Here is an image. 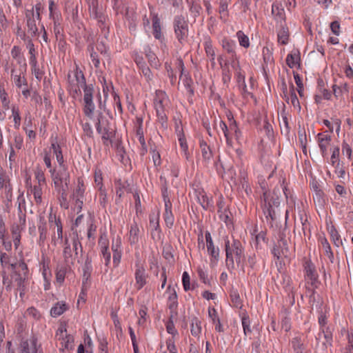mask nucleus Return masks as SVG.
Wrapping results in <instances>:
<instances>
[{
    "instance_id": "nucleus-1",
    "label": "nucleus",
    "mask_w": 353,
    "mask_h": 353,
    "mask_svg": "<svg viewBox=\"0 0 353 353\" xmlns=\"http://www.w3.org/2000/svg\"><path fill=\"white\" fill-rule=\"evenodd\" d=\"M224 248L225 252V263L229 270L235 269V263L239 266L245 258L244 248L241 242L228 236L224 238Z\"/></svg>"
},
{
    "instance_id": "nucleus-2",
    "label": "nucleus",
    "mask_w": 353,
    "mask_h": 353,
    "mask_svg": "<svg viewBox=\"0 0 353 353\" xmlns=\"http://www.w3.org/2000/svg\"><path fill=\"white\" fill-rule=\"evenodd\" d=\"M18 268L19 270H16L12 272L11 279L15 290L19 292L20 298L23 299L28 288L29 270L24 261L19 262Z\"/></svg>"
},
{
    "instance_id": "nucleus-3",
    "label": "nucleus",
    "mask_w": 353,
    "mask_h": 353,
    "mask_svg": "<svg viewBox=\"0 0 353 353\" xmlns=\"http://www.w3.org/2000/svg\"><path fill=\"white\" fill-rule=\"evenodd\" d=\"M87 51L93 65L97 69L100 68L101 61L104 64V59L109 60L110 59L109 47L103 41L89 44Z\"/></svg>"
},
{
    "instance_id": "nucleus-4",
    "label": "nucleus",
    "mask_w": 353,
    "mask_h": 353,
    "mask_svg": "<svg viewBox=\"0 0 353 353\" xmlns=\"http://www.w3.org/2000/svg\"><path fill=\"white\" fill-rule=\"evenodd\" d=\"M90 17L97 20L98 26L105 38L109 34L108 17L103 13V9L99 6L98 0H85Z\"/></svg>"
},
{
    "instance_id": "nucleus-5",
    "label": "nucleus",
    "mask_w": 353,
    "mask_h": 353,
    "mask_svg": "<svg viewBox=\"0 0 353 353\" xmlns=\"http://www.w3.org/2000/svg\"><path fill=\"white\" fill-rule=\"evenodd\" d=\"M261 199V208L266 219H270L271 221L276 220L280 204L276 190H274L273 195L268 192H264Z\"/></svg>"
},
{
    "instance_id": "nucleus-6",
    "label": "nucleus",
    "mask_w": 353,
    "mask_h": 353,
    "mask_svg": "<svg viewBox=\"0 0 353 353\" xmlns=\"http://www.w3.org/2000/svg\"><path fill=\"white\" fill-rule=\"evenodd\" d=\"M94 125L97 133L101 135L103 144L105 146L112 145V138L115 135L114 130L111 128L109 120L101 112L97 114Z\"/></svg>"
},
{
    "instance_id": "nucleus-7",
    "label": "nucleus",
    "mask_w": 353,
    "mask_h": 353,
    "mask_svg": "<svg viewBox=\"0 0 353 353\" xmlns=\"http://www.w3.org/2000/svg\"><path fill=\"white\" fill-rule=\"evenodd\" d=\"M79 246L81 248V244L77 233H74V236L72 239V243L69 242V239L68 238H65L63 250V258L64 263L66 265L72 266L74 264L76 257L78 254L77 250Z\"/></svg>"
},
{
    "instance_id": "nucleus-8",
    "label": "nucleus",
    "mask_w": 353,
    "mask_h": 353,
    "mask_svg": "<svg viewBox=\"0 0 353 353\" xmlns=\"http://www.w3.org/2000/svg\"><path fill=\"white\" fill-rule=\"evenodd\" d=\"M68 88L71 92L75 94L81 93V90L84 91L85 88H91L92 84H87L83 72L76 65L74 71L68 74Z\"/></svg>"
},
{
    "instance_id": "nucleus-9",
    "label": "nucleus",
    "mask_w": 353,
    "mask_h": 353,
    "mask_svg": "<svg viewBox=\"0 0 353 353\" xmlns=\"http://www.w3.org/2000/svg\"><path fill=\"white\" fill-rule=\"evenodd\" d=\"M12 191L10 176L0 166V198L7 208H10L12 203Z\"/></svg>"
},
{
    "instance_id": "nucleus-10",
    "label": "nucleus",
    "mask_w": 353,
    "mask_h": 353,
    "mask_svg": "<svg viewBox=\"0 0 353 353\" xmlns=\"http://www.w3.org/2000/svg\"><path fill=\"white\" fill-rule=\"evenodd\" d=\"M166 292L168 294V307L170 310V318L165 324L166 330L172 336H174V321L176 316V292L174 288L171 289L170 285H168Z\"/></svg>"
},
{
    "instance_id": "nucleus-11",
    "label": "nucleus",
    "mask_w": 353,
    "mask_h": 353,
    "mask_svg": "<svg viewBox=\"0 0 353 353\" xmlns=\"http://www.w3.org/2000/svg\"><path fill=\"white\" fill-rule=\"evenodd\" d=\"M42 6L40 3H37L30 10H26L25 12L28 32L31 37H35L38 32L37 21H41V12Z\"/></svg>"
},
{
    "instance_id": "nucleus-12",
    "label": "nucleus",
    "mask_w": 353,
    "mask_h": 353,
    "mask_svg": "<svg viewBox=\"0 0 353 353\" xmlns=\"http://www.w3.org/2000/svg\"><path fill=\"white\" fill-rule=\"evenodd\" d=\"M49 172L56 190L68 188L70 176L67 165L59 166L58 170H50Z\"/></svg>"
},
{
    "instance_id": "nucleus-13",
    "label": "nucleus",
    "mask_w": 353,
    "mask_h": 353,
    "mask_svg": "<svg viewBox=\"0 0 353 353\" xmlns=\"http://www.w3.org/2000/svg\"><path fill=\"white\" fill-rule=\"evenodd\" d=\"M82 110L85 117L89 119H93L94 111L96 109L94 103V86L85 88L83 92Z\"/></svg>"
},
{
    "instance_id": "nucleus-14",
    "label": "nucleus",
    "mask_w": 353,
    "mask_h": 353,
    "mask_svg": "<svg viewBox=\"0 0 353 353\" xmlns=\"http://www.w3.org/2000/svg\"><path fill=\"white\" fill-rule=\"evenodd\" d=\"M17 353H43V350L37 339L31 336L21 339L17 347Z\"/></svg>"
},
{
    "instance_id": "nucleus-15",
    "label": "nucleus",
    "mask_w": 353,
    "mask_h": 353,
    "mask_svg": "<svg viewBox=\"0 0 353 353\" xmlns=\"http://www.w3.org/2000/svg\"><path fill=\"white\" fill-rule=\"evenodd\" d=\"M168 103V99L165 92L162 90H157L154 98V107L157 117L161 120H163L165 117V109Z\"/></svg>"
},
{
    "instance_id": "nucleus-16",
    "label": "nucleus",
    "mask_w": 353,
    "mask_h": 353,
    "mask_svg": "<svg viewBox=\"0 0 353 353\" xmlns=\"http://www.w3.org/2000/svg\"><path fill=\"white\" fill-rule=\"evenodd\" d=\"M304 272L307 284L310 285L313 289L316 288L319 283V275L316 272L315 265L311 261H305L304 264Z\"/></svg>"
},
{
    "instance_id": "nucleus-17",
    "label": "nucleus",
    "mask_w": 353,
    "mask_h": 353,
    "mask_svg": "<svg viewBox=\"0 0 353 353\" xmlns=\"http://www.w3.org/2000/svg\"><path fill=\"white\" fill-rule=\"evenodd\" d=\"M136 138L140 144L139 149V154L141 157H143L148 152V147L144 138V133L143 130V119L140 117L137 118Z\"/></svg>"
},
{
    "instance_id": "nucleus-18",
    "label": "nucleus",
    "mask_w": 353,
    "mask_h": 353,
    "mask_svg": "<svg viewBox=\"0 0 353 353\" xmlns=\"http://www.w3.org/2000/svg\"><path fill=\"white\" fill-rule=\"evenodd\" d=\"M148 274L143 265L140 263H135V288L137 290H140L147 283Z\"/></svg>"
},
{
    "instance_id": "nucleus-19",
    "label": "nucleus",
    "mask_w": 353,
    "mask_h": 353,
    "mask_svg": "<svg viewBox=\"0 0 353 353\" xmlns=\"http://www.w3.org/2000/svg\"><path fill=\"white\" fill-rule=\"evenodd\" d=\"M98 244L101 255L104 260V263L106 266H108L111 260V254L109 251V240L105 233L100 235Z\"/></svg>"
},
{
    "instance_id": "nucleus-20",
    "label": "nucleus",
    "mask_w": 353,
    "mask_h": 353,
    "mask_svg": "<svg viewBox=\"0 0 353 353\" xmlns=\"http://www.w3.org/2000/svg\"><path fill=\"white\" fill-rule=\"evenodd\" d=\"M26 225V215L19 216V223L13 225L11 228V232L13 239V243L15 249H18L21 238V232L23 230Z\"/></svg>"
},
{
    "instance_id": "nucleus-21",
    "label": "nucleus",
    "mask_w": 353,
    "mask_h": 353,
    "mask_svg": "<svg viewBox=\"0 0 353 353\" xmlns=\"http://www.w3.org/2000/svg\"><path fill=\"white\" fill-rule=\"evenodd\" d=\"M166 192V188L162 190V194L165 203V212L163 214V219L166 226L169 228H171L174 225V216L171 210L172 204L170 203V201L168 196L165 194Z\"/></svg>"
},
{
    "instance_id": "nucleus-22",
    "label": "nucleus",
    "mask_w": 353,
    "mask_h": 353,
    "mask_svg": "<svg viewBox=\"0 0 353 353\" xmlns=\"http://www.w3.org/2000/svg\"><path fill=\"white\" fill-rule=\"evenodd\" d=\"M271 13L274 21L276 22V25L286 23L285 12L281 2L274 1L272 3Z\"/></svg>"
},
{
    "instance_id": "nucleus-23",
    "label": "nucleus",
    "mask_w": 353,
    "mask_h": 353,
    "mask_svg": "<svg viewBox=\"0 0 353 353\" xmlns=\"http://www.w3.org/2000/svg\"><path fill=\"white\" fill-rule=\"evenodd\" d=\"M37 228L39 232V238L37 241V243L39 247L43 248L45 246L48 232V224L44 216H39Z\"/></svg>"
},
{
    "instance_id": "nucleus-24",
    "label": "nucleus",
    "mask_w": 353,
    "mask_h": 353,
    "mask_svg": "<svg viewBox=\"0 0 353 353\" xmlns=\"http://www.w3.org/2000/svg\"><path fill=\"white\" fill-rule=\"evenodd\" d=\"M111 249L113 252L112 259L114 266L118 267L122 256L121 240L119 237L112 241Z\"/></svg>"
},
{
    "instance_id": "nucleus-25",
    "label": "nucleus",
    "mask_w": 353,
    "mask_h": 353,
    "mask_svg": "<svg viewBox=\"0 0 353 353\" xmlns=\"http://www.w3.org/2000/svg\"><path fill=\"white\" fill-rule=\"evenodd\" d=\"M221 44L223 49L225 50L227 53L231 55V58L232 59V62L234 63V61L238 59L235 50V41L225 37L221 40Z\"/></svg>"
},
{
    "instance_id": "nucleus-26",
    "label": "nucleus",
    "mask_w": 353,
    "mask_h": 353,
    "mask_svg": "<svg viewBox=\"0 0 353 353\" xmlns=\"http://www.w3.org/2000/svg\"><path fill=\"white\" fill-rule=\"evenodd\" d=\"M332 137L329 134L319 133L317 134V142L322 156L324 157L327 154V148L330 145Z\"/></svg>"
},
{
    "instance_id": "nucleus-27",
    "label": "nucleus",
    "mask_w": 353,
    "mask_h": 353,
    "mask_svg": "<svg viewBox=\"0 0 353 353\" xmlns=\"http://www.w3.org/2000/svg\"><path fill=\"white\" fill-rule=\"evenodd\" d=\"M276 29L277 31V39L278 42L282 45H286L289 41V29L285 23L276 25Z\"/></svg>"
},
{
    "instance_id": "nucleus-28",
    "label": "nucleus",
    "mask_w": 353,
    "mask_h": 353,
    "mask_svg": "<svg viewBox=\"0 0 353 353\" xmlns=\"http://www.w3.org/2000/svg\"><path fill=\"white\" fill-rule=\"evenodd\" d=\"M203 47L206 56L209 58L212 68H214L215 63V50L212 45V41L210 37H206L203 42Z\"/></svg>"
},
{
    "instance_id": "nucleus-29",
    "label": "nucleus",
    "mask_w": 353,
    "mask_h": 353,
    "mask_svg": "<svg viewBox=\"0 0 353 353\" xmlns=\"http://www.w3.org/2000/svg\"><path fill=\"white\" fill-rule=\"evenodd\" d=\"M178 65L181 68V72L180 75V79L182 81L183 84L184 85L187 92L190 94H192L194 92L192 88L193 81L192 79L189 77L188 74H185L183 69V63L181 60L178 59Z\"/></svg>"
},
{
    "instance_id": "nucleus-30",
    "label": "nucleus",
    "mask_w": 353,
    "mask_h": 353,
    "mask_svg": "<svg viewBox=\"0 0 353 353\" xmlns=\"http://www.w3.org/2000/svg\"><path fill=\"white\" fill-rule=\"evenodd\" d=\"M150 229L151 230V234L153 238L154 236L159 237L160 234V227H159V213L152 212L150 214Z\"/></svg>"
},
{
    "instance_id": "nucleus-31",
    "label": "nucleus",
    "mask_w": 353,
    "mask_h": 353,
    "mask_svg": "<svg viewBox=\"0 0 353 353\" xmlns=\"http://www.w3.org/2000/svg\"><path fill=\"white\" fill-rule=\"evenodd\" d=\"M288 252V248L287 241L283 238L278 241L277 244L273 247L272 250L273 255L278 259L281 256V255H285Z\"/></svg>"
},
{
    "instance_id": "nucleus-32",
    "label": "nucleus",
    "mask_w": 353,
    "mask_h": 353,
    "mask_svg": "<svg viewBox=\"0 0 353 353\" xmlns=\"http://www.w3.org/2000/svg\"><path fill=\"white\" fill-rule=\"evenodd\" d=\"M11 79L18 88L28 86V81L22 71L17 72L15 69L11 70Z\"/></svg>"
},
{
    "instance_id": "nucleus-33",
    "label": "nucleus",
    "mask_w": 353,
    "mask_h": 353,
    "mask_svg": "<svg viewBox=\"0 0 353 353\" xmlns=\"http://www.w3.org/2000/svg\"><path fill=\"white\" fill-rule=\"evenodd\" d=\"M66 332V329L63 327H61L58 330L57 333V336L60 335L59 339H61V344L67 350H72L74 348V338L71 335L65 334V336H63V333Z\"/></svg>"
},
{
    "instance_id": "nucleus-34",
    "label": "nucleus",
    "mask_w": 353,
    "mask_h": 353,
    "mask_svg": "<svg viewBox=\"0 0 353 353\" xmlns=\"http://www.w3.org/2000/svg\"><path fill=\"white\" fill-rule=\"evenodd\" d=\"M50 150L55 156L59 166L66 165L63 156L61 148L57 141H52L51 143Z\"/></svg>"
},
{
    "instance_id": "nucleus-35",
    "label": "nucleus",
    "mask_w": 353,
    "mask_h": 353,
    "mask_svg": "<svg viewBox=\"0 0 353 353\" xmlns=\"http://www.w3.org/2000/svg\"><path fill=\"white\" fill-rule=\"evenodd\" d=\"M27 185L30 184L31 188V192L34 196V201L37 205H40L42 203V194H43V188L45 185H34L32 187L30 183V177L27 179Z\"/></svg>"
},
{
    "instance_id": "nucleus-36",
    "label": "nucleus",
    "mask_w": 353,
    "mask_h": 353,
    "mask_svg": "<svg viewBox=\"0 0 353 353\" xmlns=\"http://www.w3.org/2000/svg\"><path fill=\"white\" fill-rule=\"evenodd\" d=\"M52 233L51 235V243L56 246L58 243L63 241V224L60 223L53 227L52 230Z\"/></svg>"
},
{
    "instance_id": "nucleus-37",
    "label": "nucleus",
    "mask_w": 353,
    "mask_h": 353,
    "mask_svg": "<svg viewBox=\"0 0 353 353\" xmlns=\"http://www.w3.org/2000/svg\"><path fill=\"white\" fill-rule=\"evenodd\" d=\"M85 190V187L83 179L81 178H78L77 186L74 189L71 195L72 199L74 200L77 199H83Z\"/></svg>"
},
{
    "instance_id": "nucleus-38",
    "label": "nucleus",
    "mask_w": 353,
    "mask_h": 353,
    "mask_svg": "<svg viewBox=\"0 0 353 353\" xmlns=\"http://www.w3.org/2000/svg\"><path fill=\"white\" fill-rule=\"evenodd\" d=\"M208 316L211 319L212 323L215 325V330L219 332H223V325L221 323L219 317L218 316L217 312L214 307L208 308Z\"/></svg>"
},
{
    "instance_id": "nucleus-39",
    "label": "nucleus",
    "mask_w": 353,
    "mask_h": 353,
    "mask_svg": "<svg viewBox=\"0 0 353 353\" xmlns=\"http://www.w3.org/2000/svg\"><path fill=\"white\" fill-rule=\"evenodd\" d=\"M143 52L150 65L157 68L159 65V62L156 54L152 51L149 46L147 45L143 47Z\"/></svg>"
},
{
    "instance_id": "nucleus-40",
    "label": "nucleus",
    "mask_w": 353,
    "mask_h": 353,
    "mask_svg": "<svg viewBox=\"0 0 353 353\" xmlns=\"http://www.w3.org/2000/svg\"><path fill=\"white\" fill-rule=\"evenodd\" d=\"M0 103H1L3 110H8L10 109V99L3 83H0Z\"/></svg>"
},
{
    "instance_id": "nucleus-41",
    "label": "nucleus",
    "mask_w": 353,
    "mask_h": 353,
    "mask_svg": "<svg viewBox=\"0 0 353 353\" xmlns=\"http://www.w3.org/2000/svg\"><path fill=\"white\" fill-rule=\"evenodd\" d=\"M319 241L323 249L324 250L325 254L327 256L332 263H334V254L331 250L330 245L328 243L327 239L324 236H320Z\"/></svg>"
},
{
    "instance_id": "nucleus-42",
    "label": "nucleus",
    "mask_w": 353,
    "mask_h": 353,
    "mask_svg": "<svg viewBox=\"0 0 353 353\" xmlns=\"http://www.w3.org/2000/svg\"><path fill=\"white\" fill-rule=\"evenodd\" d=\"M49 12L50 18L52 19L55 26L57 24H59L60 13L57 10V6L53 0H49Z\"/></svg>"
},
{
    "instance_id": "nucleus-43",
    "label": "nucleus",
    "mask_w": 353,
    "mask_h": 353,
    "mask_svg": "<svg viewBox=\"0 0 353 353\" xmlns=\"http://www.w3.org/2000/svg\"><path fill=\"white\" fill-rule=\"evenodd\" d=\"M217 131H221L224 137H225L227 144L229 145H232V136L230 135V126L228 127L226 123L223 121H219V125L217 127Z\"/></svg>"
},
{
    "instance_id": "nucleus-44",
    "label": "nucleus",
    "mask_w": 353,
    "mask_h": 353,
    "mask_svg": "<svg viewBox=\"0 0 353 353\" xmlns=\"http://www.w3.org/2000/svg\"><path fill=\"white\" fill-rule=\"evenodd\" d=\"M13 136V141L10 142L8 141L9 147H13L17 150H21L23 146V137L19 132H14L12 134Z\"/></svg>"
},
{
    "instance_id": "nucleus-45",
    "label": "nucleus",
    "mask_w": 353,
    "mask_h": 353,
    "mask_svg": "<svg viewBox=\"0 0 353 353\" xmlns=\"http://www.w3.org/2000/svg\"><path fill=\"white\" fill-rule=\"evenodd\" d=\"M71 269V266H68L65 263L63 265L59 266L56 270V281L60 284H63L65 280V274L68 270Z\"/></svg>"
},
{
    "instance_id": "nucleus-46",
    "label": "nucleus",
    "mask_w": 353,
    "mask_h": 353,
    "mask_svg": "<svg viewBox=\"0 0 353 353\" xmlns=\"http://www.w3.org/2000/svg\"><path fill=\"white\" fill-rule=\"evenodd\" d=\"M68 310L67 305L63 302L57 303L54 307L51 308L50 314L53 317H57Z\"/></svg>"
},
{
    "instance_id": "nucleus-47",
    "label": "nucleus",
    "mask_w": 353,
    "mask_h": 353,
    "mask_svg": "<svg viewBox=\"0 0 353 353\" xmlns=\"http://www.w3.org/2000/svg\"><path fill=\"white\" fill-rule=\"evenodd\" d=\"M115 150L117 155L119 157V160L123 163H126L128 161V158L126 156L125 148L121 141H118L115 143Z\"/></svg>"
},
{
    "instance_id": "nucleus-48",
    "label": "nucleus",
    "mask_w": 353,
    "mask_h": 353,
    "mask_svg": "<svg viewBox=\"0 0 353 353\" xmlns=\"http://www.w3.org/2000/svg\"><path fill=\"white\" fill-rule=\"evenodd\" d=\"M178 141H179L180 146L183 155L187 159H188L190 156V153L188 150V145L187 143L186 137L183 130L182 132L180 134H179Z\"/></svg>"
},
{
    "instance_id": "nucleus-49",
    "label": "nucleus",
    "mask_w": 353,
    "mask_h": 353,
    "mask_svg": "<svg viewBox=\"0 0 353 353\" xmlns=\"http://www.w3.org/2000/svg\"><path fill=\"white\" fill-rule=\"evenodd\" d=\"M206 247L208 253L211 257V261H218L219 259V248L218 247H216L214 243L206 245Z\"/></svg>"
},
{
    "instance_id": "nucleus-50",
    "label": "nucleus",
    "mask_w": 353,
    "mask_h": 353,
    "mask_svg": "<svg viewBox=\"0 0 353 353\" xmlns=\"http://www.w3.org/2000/svg\"><path fill=\"white\" fill-rule=\"evenodd\" d=\"M97 225L94 223V218H90L88 221L87 237L89 240L94 241L97 233Z\"/></svg>"
},
{
    "instance_id": "nucleus-51",
    "label": "nucleus",
    "mask_w": 353,
    "mask_h": 353,
    "mask_svg": "<svg viewBox=\"0 0 353 353\" xmlns=\"http://www.w3.org/2000/svg\"><path fill=\"white\" fill-rule=\"evenodd\" d=\"M230 135L232 136V137L234 136L235 139L239 141H240L242 137V133L239 127L237 126L236 121H234V119H230Z\"/></svg>"
},
{
    "instance_id": "nucleus-52",
    "label": "nucleus",
    "mask_w": 353,
    "mask_h": 353,
    "mask_svg": "<svg viewBox=\"0 0 353 353\" xmlns=\"http://www.w3.org/2000/svg\"><path fill=\"white\" fill-rule=\"evenodd\" d=\"M153 35L157 39L161 38L160 19L157 14L152 17Z\"/></svg>"
},
{
    "instance_id": "nucleus-53",
    "label": "nucleus",
    "mask_w": 353,
    "mask_h": 353,
    "mask_svg": "<svg viewBox=\"0 0 353 353\" xmlns=\"http://www.w3.org/2000/svg\"><path fill=\"white\" fill-rule=\"evenodd\" d=\"M12 117L13 118L14 127L15 129H19L21 125V117L20 116V110L18 106L12 105Z\"/></svg>"
},
{
    "instance_id": "nucleus-54",
    "label": "nucleus",
    "mask_w": 353,
    "mask_h": 353,
    "mask_svg": "<svg viewBox=\"0 0 353 353\" xmlns=\"http://www.w3.org/2000/svg\"><path fill=\"white\" fill-rule=\"evenodd\" d=\"M32 73L38 81H41L44 74V72L39 68L37 60L29 61Z\"/></svg>"
},
{
    "instance_id": "nucleus-55",
    "label": "nucleus",
    "mask_w": 353,
    "mask_h": 353,
    "mask_svg": "<svg viewBox=\"0 0 353 353\" xmlns=\"http://www.w3.org/2000/svg\"><path fill=\"white\" fill-rule=\"evenodd\" d=\"M34 178L37 181L36 185H46V179L44 171L40 168L37 167L34 170Z\"/></svg>"
},
{
    "instance_id": "nucleus-56",
    "label": "nucleus",
    "mask_w": 353,
    "mask_h": 353,
    "mask_svg": "<svg viewBox=\"0 0 353 353\" xmlns=\"http://www.w3.org/2000/svg\"><path fill=\"white\" fill-rule=\"evenodd\" d=\"M328 231L334 244L336 247H339L340 245H341L342 240L336 229L333 225H332L328 228Z\"/></svg>"
},
{
    "instance_id": "nucleus-57",
    "label": "nucleus",
    "mask_w": 353,
    "mask_h": 353,
    "mask_svg": "<svg viewBox=\"0 0 353 353\" xmlns=\"http://www.w3.org/2000/svg\"><path fill=\"white\" fill-rule=\"evenodd\" d=\"M90 278V270L88 265L85 267L83 269V274L82 278V288H81V294H84V290H88L89 287L88 281Z\"/></svg>"
},
{
    "instance_id": "nucleus-58",
    "label": "nucleus",
    "mask_w": 353,
    "mask_h": 353,
    "mask_svg": "<svg viewBox=\"0 0 353 353\" xmlns=\"http://www.w3.org/2000/svg\"><path fill=\"white\" fill-rule=\"evenodd\" d=\"M197 199L203 208L208 210L212 207L211 199L205 193H199Z\"/></svg>"
},
{
    "instance_id": "nucleus-59",
    "label": "nucleus",
    "mask_w": 353,
    "mask_h": 353,
    "mask_svg": "<svg viewBox=\"0 0 353 353\" xmlns=\"http://www.w3.org/2000/svg\"><path fill=\"white\" fill-rule=\"evenodd\" d=\"M139 228L136 223L132 224L129 232V241L130 243H135L138 241Z\"/></svg>"
},
{
    "instance_id": "nucleus-60",
    "label": "nucleus",
    "mask_w": 353,
    "mask_h": 353,
    "mask_svg": "<svg viewBox=\"0 0 353 353\" xmlns=\"http://www.w3.org/2000/svg\"><path fill=\"white\" fill-rule=\"evenodd\" d=\"M332 90L333 94L336 99H341L343 93L348 92L347 84L345 83L341 85L334 84L332 85Z\"/></svg>"
},
{
    "instance_id": "nucleus-61",
    "label": "nucleus",
    "mask_w": 353,
    "mask_h": 353,
    "mask_svg": "<svg viewBox=\"0 0 353 353\" xmlns=\"http://www.w3.org/2000/svg\"><path fill=\"white\" fill-rule=\"evenodd\" d=\"M236 36L238 39L239 45L245 48H248L250 47V41L249 38L247 35L244 34V32L241 30H239L236 33Z\"/></svg>"
},
{
    "instance_id": "nucleus-62",
    "label": "nucleus",
    "mask_w": 353,
    "mask_h": 353,
    "mask_svg": "<svg viewBox=\"0 0 353 353\" xmlns=\"http://www.w3.org/2000/svg\"><path fill=\"white\" fill-rule=\"evenodd\" d=\"M340 154V149L339 147H336L333 149L332 155L330 157V163L335 169H338L340 165V161L339 159Z\"/></svg>"
},
{
    "instance_id": "nucleus-63",
    "label": "nucleus",
    "mask_w": 353,
    "mask_h": 353,
    "mask_svg": "<svg viewBox=\"0 0 353 353\" xmlns=\"http://www.w3.org/2000/svg\"><path fill=\"white\" fill-rule=\"evenodd\" d=\"M201 332V322L197 318H194L192 321L191 333L194 336H199Z\"/></svg>"
},
{
    "instance_id": "nucleus-64",
    "label": "nucleus",
    "mask_w": 353,
    "mask_h": 353,
    "mask_svg": "<svg viewBox=\"0 0 353 353\" xmlns=\"http://www.w3.org/2000/svg\"><path fill=\"white\" fill-rule=\"evenodd\" d=\"M264 64L268 65H272L274 62L272 51L268 47H263L262 50Z\"/></svg>"
}]
</instances>
